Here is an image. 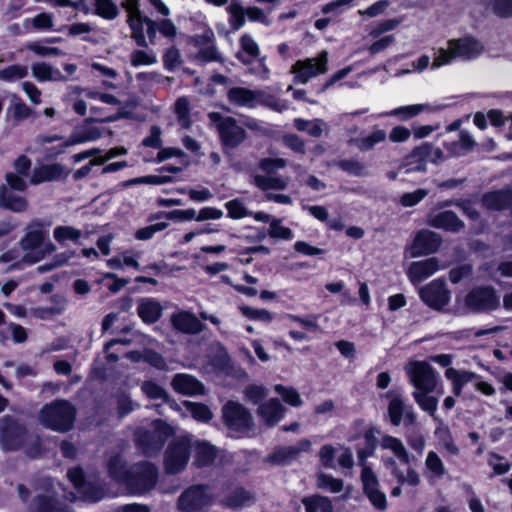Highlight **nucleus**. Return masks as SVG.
I'll return each instance as SVG.
<instances>
[{
    "mask_svg": "<svg viewBox=\"0 0 512 512\" xmlns=\"http://www.w3.org/2000/svg\"><path fill=\"white\" fill-rule=\"evenodd\" d=\"M154 424H155V428H154L153 433L146 431V430H139V431H137V433L135 435V440H136L138 447L145 454H150L153 450L154 444H156V442H157V435H156V430H157V425H158L157 421H155Z\"/></svg>",
    "mask_w": 512,
    "mask_h": 512,
    "instance_id": "obj_43",
    "label": "nucleus"
},
{
    "mask_svg": "<svg viewBox=\"0 0 512 512\" xmlns=\"http://www.w3.org/2000/svg\"><path fill=\"white\" fill-rule=\"evenodd\" d=\"M255 185L261 190H284L288 187L289 178L282 176H262L256 175L254 177Z\"/></svg>",
    "mask_w": 512,
    "mask_h": 512,
    "instance_id": "obj_38",
    "label": "nucleus"
},
{
    "mask_svg": "<svg viewBox=\"0 0 512 512\" xmlns=\"http://www.w3.org/2000/svg\"><path fill=\"white\" fill-rule=\"evenodd\" d=\"M230 14V24L233 29L238 30L245 24L246 12L245 8L236 0H233L227 7Z\"/></svg>",
    "mask_w": 512,
    "mask_h": 512,
    "instance_id": "obj_46",
    "label": "nucleus"
},
{
    "mask_svg": "<svg viewBox=\"0 0 512 512\" xmlns=\"http://www.w3.org/2000/svg\"><path fill=\"white\" fill-rule=\"evenodd\" d=\"M85 501L96 502L104 497V490L95 484L87 483L78 492Z\"/></svg>",
    "mask_w": 512,
    "mask_h": 512,
    "instance_id": "obj_56",
    "label": "nucleus"
},
{
    "mask_svg": "<svg viewBox=\"0 0 512 512\" xmlns=\"http://www.w3.org/2000/svg\"><path fill=\"white\" fill-rule=\"evenodd\" d=\"M138 313L144 322L154 323L160 316V306L156 301L142 299L138 305Z\"/></svg>",
    "mask_w": 512,
    "mask_h": 512,
    "instance_id": "obj_39",
    "label": "nucleus"
},
{
    "mask_svg": "<svg viewBox=\"0 0 512 512\" xmlns=\"http://www.w3.org/2000/svg\"><path fill=\"white\" fill-rule=\"evenodd\" d=\"M31 74L38 82H66L68 77L47 62H35L31 65Z\"/></svg>",
    "mask_w": 512,
    "mask_h": 512,
    "instance_id": "obj_21",
    "label": "nucleus"
},
{
    "mask_svg": "<svg viewBox=\"0 0 512 512\" xmlns=\"http://www.w3.org/2000/svg\"><path fill=\"white\" fill-rule=\"evenodd\" d=\"M488 464L496 475L505 474L510 470V463L497 454L492 453L488 456Z\"/></svg>",
    "mask_w": 512,
    "mask_h": 512,
    "instance_id": "obj_61",
    "label": "nucleus"
},
{
    "mask_svg": "<svg viewBox=\"0 0 512 512\" xmlns=\"http://www.w3.org/2000/svg\"><path fill=\"white\" fill-rule=\"evenodd\" d=\"M359 459L362 465L360 479L363 493L375 509L384 511L387 508V497L380 488L379 479L373 469L365 464L363 452L359 453Z\"/></svg>",
    "mask_w": 512,
    "mask_h": 512,
    "instance_id": "obj_8",
    "label": "nucleus"
},
{
    "mask_svg": "<svg viewBox=\"0 0 512 512\" xmlns=\"http://www.w3.org/2000/svg\"><path fill=\"white\" fill-rule=\"evenodd\" d=\"M419 295L421 300L429 307L439 310L445 307L450 300V292L443 281L436 279L423 286Z\"/></svg>",
    "mask_w": 512,
    "mask_h": 512,
    "instance_id": "obj_15",
    "label": "nucleus"
},
{
    "mask_svg": "<svg viewBox=\"0 0 512 512\" xmlns=\"http://www.w3.org/2000/svg\"><path fill=\"white\" fill-rule=\"evenodd\" d=\"M355 0H334L323 6L322 12L325 14L332 13L334 15H340L350 9Z\"/></svg>",
    "mask_w": 512,
    "mask_h": 512,
    "instance_id": "obj_57",
    "label": "nucleus"
},
{
    "mask_svg": "<svg viewBox=\"0 0 512 512\" xmlns=\"http://www.w3.org/2000/svg\"><path fill=\"white\" fill-rule=\"evenodd\" d=\"M425 467L430 477L440 479L445 475L446 469L439 455L429 451L425 459Z\"/></svg>",
    "mask_w": 512,
    "mask_h": 512,
    "instance_id": "obj_41",
    "label": "nucleus"
},
{
    "mask_svg": "<svg viewBox=\"0 0 512 512\" xmlns=\"http://www.w3.org/2000/svg\"><path fill=\"white\" fill-rule=\"evenodd\" d=\"M0 206L13 212H23L27 208L24 197L15 195L7 186L0 187Z\"/></svg>",
    "mask_w": 512,
    "mask_h": 512,
    "instance_id": "obj_32",
    "label": "nucleus"
},
{
    "mask_svg": "<svg viewBox=\"0 0 512 512\" xmlns=\"http://www.w3.org/2000/svg\"><path fill=\"white\" fill-rule=\"evenodd\" d=\"M306 512H334L332 501L319 494L303 497L301 500Z\"/></svg>",
    "mask_w": 512,
    "mask_h": 512,
    "instance_id": "obj_34",
    "label": "nucleus"
},
{
    "mask_svg": "<svg viewBox=\"0 0 512 512\" xmlns=\"http://www.w3.org/2000/svg\"><path fill=\"white\" fill-rule=\"evenodd\" d=\"M101 137V132L97 127H86L70 135V137L59 145L58 149L50 152V156H56L63 153L68 147L97 140Z\"/></svg>",
    "mask_w": 512,
    "mask_h": 512,
    "instance_id": "obj_19",
    "label": "nucleus"
},
{
    "mask_svg": "<svg viewBox=\"0 0 512 512\" xmlns=\"http://www.w3.org/2000/svg\"><path fill=\"white\" fill-rule=\"evenodd\" d=\"M172 157L177 158L178 165H172L169 163H165L162 165V183L171 180V177L165 175L164 172L177 173L181 171L184 166L187 165L186 157L181 150L174 148H162V162Z\"/></svg>",
    "mask_w": 512,
    "mask_h": 512,
    "instance_id": "obj_28",
    "label": "nucleus"
},
{
    "mask_svg": "<svg viewBox=\"0 0 512 512\" xmlns=\"http://www.w3.org/2000/svg\"><path fill=\"white\" fill-rule=\"evenodd\" d=\"M44 240L43 225L38 221L31 222L19 243L23 250L22 260L25 264H34L56 250V246L52 242L44 243Z\"/></svg>",
    "mask_w": 512,
    "mask_h": 512,
    "instance_id": "obj_3",
    "label": "nucleus"
},
{
    "mask_svg": "<svg viewBox=\"0 0 512 512\" xmlns=\"http://www.w3.org/2000/svg\"><path fill=\"white\" fill-rule=\"evenodd\" d=\"M244 394L249 401L256 404L267 396V389L262 385H249Z\"/></svg>",
    "mask_w": 512,
    "mask_h": 512,
    "instance_id": "obj_63",
    "label": "nucleus"
},
{
    "mask_svg": "<svg viewBox=\"0 0 512 512\" xmlns=\"http://www.w3.org/2000/svg\"><path fill=\"white\" fill-rule=\"evenodd\" d=\"M75 419V407L69 401L60 399L46 404L38 414L40 424L57 432L71 430Z\"/></svg>",
    "mask_w": 512,
    "mask_h": 512,
    "instance_id": "obj_2",
    "label": "nucleus"
},
{
    "mask_svg": "<svg viewBox=\"0 0 512 512\" xmlns=\"http://www.w3.org/2000/svg\"><path fill=\"white\" fill-rule=\"evenodd\" d=\"M285 413V408L276 399H270L262 403L257 410L260 419L268 426L278 423Z\"/></svg>",
    "mask_w": 512,
    "mask_h": 512,
    "instance_id": "obj_23",
    "label": "nucleus"
},
{
    "mask_svg": "<svg viewBox=\"0 0 512 512\" xmlns=\"http://www.w3.org/2000/svg\"><path fill=\"white\" fill-rule=\"evenodd\" d=\"M445 377L452 383V391L456 396L462 394L464 386L469 382H474L478 379V374L467 371L458 370L453 367H448L445 371Z\"/></svg>",
    "mask_w": 512,
    "mask_h": 512,
    "instance_id": "obj_26",
    "label": "nucleus"
},
{
    "mask_svg": "<svg viewBox=\"0 0 512 512\" xmlns=\"http://www.w3.org/2000/svg\"><path fill=\"white\" fill-rule=\"evenodd\" d=\"M483 46L474 38L449 40L447 48L434 50L432 68L438 69L450 64L454 59H472L479 56Z\"/></svg>",
    "mask_w": 512,
    "mask_h": 512,
    "instance_id": "obj_4",
    "label": "nucleus"
},
{
    "mask_svg": "<svg viewBox=\"0 0 512 512\" xmlns=\"http://www.w3.org/2000/svg\"><path fill=\"white\" fill-rule=\"evenodd\" d=\"M28 75V67L21 64L7 66L0 70V80L12 82L25 78Z\"/></svg>",
    "mask_w": 512,
    "mask_h": 512,
    "instance_id": "obj_45",
    "label": "nucleus"
},
{
    "mask_svg": "<svg viewBox=\"0 0 512 512\" xmlns=\"http://www.w3.org/2000/svg\"><path fill=\"white\" fill-rule=\"evenodd\" d=\"M404 370L415 391H434L438 377L434 369L424 361H409L405 364Z\"/></svg>",
    "mask_w": 512,
    "mask_h": 512,
    "instance_id": "obj_10",
    "label": "nucleus"
},
{
    "mask_svg": "<svg viewBox=\"0 0 512 512\" xmlns=\"http://www.w3.org/2000/svg\"><path fill=\"white\" fill-rule=\"evenodd\" d=\"M388 403V415L393 426H399L404 418L407 424H413L416 416L411 407H405L403 399L399 391L390 390L383 395Z\"/></svg>",
    "mask_w": 512,
    "mask_h": 512,
    "instance_id": "obj_14",
    "label": "nucleus"
},
{
    "mask_svg": "<svg viewBox=\"0 0 512 512\" xmlns=\"http://www.w3.org/2000/svg\"><path fill=\"white\" fill-rule=\"evenodd\" d=\"M53 236L54 239L60 244H64L67 241L79 243V240L82 236V232L81 230L76 229L72 226L61 225L54 228Z\"/></svg>",
    "mask_w": 512,
    "mask_h": 512,
    "instance_id": "obj_42",
    "label": "nucleus"
},
{
    "mask_svg": "<svg viewBox=\"0 0 512 512\" xmlns=\"http://www.w3.org/2000/svg\"><path fill=\"white\" fill-rule=\"evenodd\" d=\"M95 12L104 19H114L118 15V8L112 0H95Z\"/></svg>",
    "mask_w": 512,
    "mask_h": 512,
    "instance_id": "obj_51",
    "label": "nucleus"
},
{
    "mask_svg": "<svg viewBox=\"0 0 512 512\" xmlns=\"http://www.w3.org/2000/svg\"><path fill=\"white\" fill-rule=\"evenodd\" d=\"M121 464L118 457H112L108 462L110 476L117 482L125 484L134 493L150 491L156 484L157 468L149 462H140L130 468V472L118 473L115 469Z\"/></svg>",
    "mask_w": 512,
    "mask_h": 512,
    "instance_id": "obj_1",
    "label": "nucleus"
},
{
    "mask_svg": "<svg viewBox=\"0 0 512 512\" xmlns=\"http://www.w3.org/2000/svg\"><path fill=\"white\" fill-rule=\"evenodd\" d=\"M194 451V463L198 467L211 465L218 455L216 446L204 440H197L191 444Z\"/></svg>",
    "mask_w": 512,
    "mask_h": 512,
    "instance_id": "obj_24",
    "label": "nucleus"
},
{
    "mask_svg": "<svg viewBox=\"0 0 512 512\" xmlns=\"http://www.w3.org/2000/svg\"><path fill=\"white\" fill-rule=\"evenodd\" d=\"M429 108L428 104H413L401 106L385 113L387 116H396L401 120H409Z\"/></svg>",
    "mask_w": 512,
    "mask_h": 512,
    "instance_id": "obj_44",
    "label": "nucleus"
},
{
    "mask_svg": "<svg viewBox=\"0 0 512 512\" xmlns=\"http://www.w3.org/2000/svg\"><path fill=\"white\" fill-rule=\"evenodd\" d=\"M184 404H185L187 410L193 416V418L198 421L207 422L213 416L210 409L204 404L194 403V402H189V401H186Z\"/></svg>",
    "mask_w": 512,
    "mask_h": 512,
    "instance_id": "obj_53",
    "label": "nucleus"
},
{
    "mask_svg": "<svg viewBox=\"0 0 512 512\" xmlns=\"http://www.w3.org/2000/svg\"><path fill=\"white\" fill-rule=\"evenodd\" d=\"M172 386L175 391L195 396L204 394V386L195 377L189 374H177L172 380Z\"/></svg>",
    "mask_w": 512,
    "mask_h": 512,
    "instance_id": "obj_22",
    "label": "nucleus"
},
{
    "mask_svg": "<svg viewBox=\"0 0 512 512\" xmlns=\"http://www.w3.org/2000/svg\"><path fill=\"white\" fill-rule=\"evenodd\" d=\"M173 326L184 333H198L202 331V323L192 314L180 312L171 318Z\"/></svg>",
    "mask_w": 512,
    "mask_h": 512,
    "instance_id": "obj_30",
    "label": "nucleus"
},
{
    "mask_svg": "<svg viewBox=\"0 0 512 512\" xmlns=\"http://www.w3.org/2000/svg\"><path fill=\"white\" fill-rule=\"evenodd\" d=\"M287 166L284 158H264L259 162V168L266 173H273Z\"/></svg>",
    "mask_w": 512,
    "mask_h": 512,
    "instance_id": "obj_60",
    "label": "nucleus"
},
{
    "mask_svg": "<svg viewBox=\"0 0 512 512\" xmlns=\"http://www.w3.org/2000/svg\"><path fill=\"white\" fill-rule=\"evenodd\" d=\"M274 390L279 394L283 401L293 407H299L302 405V399L297 390L291 386H283L277 384L274 386Z\"/></svg>",
    "mask_w": 512,
    "mask_h": 512,
    "instance_id": "obj_47",
    "label": "nucleus"
},
{
    "mask_svg": "<svg viewBox=\"0 0 512 512\" xmlns=\"http://www.w3.org/2000/svg\"><path fill=\"white\" fill-rule=\"evenodd\" d=\"M174 112L177 115L179 125L185 129L189 128L191 125L190 107L186 98H179L175 102Z\"/></svg>",
    "mask_w": 512,
    "mask_h": 512,
    "instance_id": "obj_49",
    "label": "nucleus"
},
{
    "mask_svg": "<svg viewBox=\"0 0 512 512\" xmlns=\"http://www.w3.org/2000/svg\"><path fill=\"white\" fill-rule=\"evenodd\" d=\"M31 509L33 512H68V506L59 503L50 493L37 496Z\"/></svg>",
    "mask_w": 512,
    "mask_h": 512,
    "instance_id": "obj_31",
    "label": "nucleus"
},
{
    "mask_svg": "<svg viewBox=\"0 0 512 512\" xmlns=\"http://www.w3.org/2000/svg\"><path fill=\"white\" fill-rule=\"evenodd\" d=\"M328 53L321 51L316 57L296 61L291 67L295 82L305 84L310 79L325 74L328 70Z\"/></svg>",
    "mask_w": 512,
    "mask_h": 512,
    "instance_id": "obj_9",
    "label": "nucleus"
},
{
    "mask_svg": "<svg viewBox=\"0 0 512 512\" xmlns=\"http://www.w3.org/2000/svg\"><path fill=\"white\" fill-rule=\"evenodd\" d=\"M190 42L198 49L196 59L201 62L222 61V56L215 45V34L207 28L202 34L191 37Z\"/></svg>",
    "mask_w": 512,
    "mask_h": 512,
    "instance_id": "obj_13",
    "label": "nucleus"
},
{
    "mask_svg": "<svg viewBox=\"0 0 512 512\" xmlns=\"http://www.w3.org/2000/svg\"><path fill=\"white\" fill-rule=\"evenodd\" d=\"M227 98L230 103L238 107L255 108L264 105L276 112L288 109V103L275 98L265 90H251L244 87H233L228 90Z\"/></svg>",
    "mask_w": 512,
    "mask_h": 512,
    "instance_id": "obj_5",
    "label": "nucleus"
},
{
    "mask_svg": "<svg viewBox=\"0 0 512 512\" xmlns=\"http://www.w3.org/2000/svg\"><path fill=\"white\" fill-rule=\"evenodd\" d=\"M338 166L345 172L353 176H363L366 174V168L363 163L355 159H345L338 163Z\"/></svg>",
    "mask_w": 512,
    "mask_h": 512,
    "instance_id": "obj_58",
    "label": "nucleus"
},
{
    "mask_svg": "<svg viewBox=\"0 0 512 512\" xmlns=\"http://www.w3.org/2000/svg\"><path fill=\"white\" fill-rule=\"evenodd\" d=\"M428 224L438 229L457 232L463 228V222L452 211H442L428 218Z\"/></svg>",
    "mask_w": 512,
    "mask_h": 512,
    "instance_id": "obj_25",
    "label": "nucleus"
},
{
    "mask_svg": "<svg viewBox=\"0 0 512 512\" xmlns=\"http://www.w3.org/2000/svg\"><path fill=\"white\" fill-rule=\"evenodd\" d=\"M441 245V238L435 232L423 229L419 231L410 246L411 257L428 255L436 252Z\"/></svg>",
    "mask_w": 512,
    "mask_h": 512,
    "instance_id": "obj_17",
    "label": "nucleus"
},
{
    "mask_svg": "<svg viewBox=\"0 0 512 512\" xmlns=\"http://www.w3.org/2000/svg\"><path fill=\"white\" fill-rule=\"evenodd\" d=\"M491 8L498 16H512V0H493Z\"/></svg>",
    "mask_w": 512,
    "mask_h": 512,
    "instance_id": "obj_64",
    "label": "nucleus"
},
{
    "mask_svg": "<svg viewBox=\"0 0 512 512\" xmlns=\"http://www.w3.org/2000/svg\"><path fill=\"white\" fill-rule=\"evenodd\" d=\"M438 438L439 446L449 454H456L458 452L457 446L454 444L449 430L446 427H439L435 431Z\"/></svg>",
    "mask_w": 512,
    "mask_h": 512,
    "instance_id": "obj_52",
    "label": "nucleus"
},
{
    "mask_svg": "<svg viewBox=\"0 0 512 512\" xmlns=\"http://www.w3.org/2000/svg\"><path fill=\"white\" fill-rule=\"evenodd\" d=\"M387 134L383 129H375L370 134L358 137L353 140L354 145L360 151H369L377 144L386 140Z\"/></svg>",
    "mask_w": 512,
    "mask_h": 512,
    "instance_id": "obj_35",
    "label": "nucleus"
},
{
    "mask_svg": "<svg viewBox=\"0 0 512 512\" xmlns=\"http://www.w3.org/2000/svg\"><path fill=\"white\" fill-rule=\"evenodd\" d=\"M466 305L474 311L494 310L499 306V298L493 288H477L466 296Z\"/></svg>",
    "mask_w": 512,
    "mask_h": 512,
    "instance_id": "obj_16",
    "label": "nucleus"
},
{
    "mask_svg": "<svg viewBox=\"0 0 512 512\" xmlns=\"http://www.w3.org/2000/svg\"><path fill=\"white\" fill-rule=\"evenodd\" d=\"M211 500L212 497L205 486L194 485L180 496L179 507L183 512H202L210 505Z\"/></svg>",
    "mask_w": 512,
    "mask_h": 512,
    "instance_id": "obj_12",
    "label": "nucleus"
},
{
    "mask_svg": "<svg viewBox=\"0 0 512 512\" xmlns=\"http://www.w3.org/2000/svg\"><path fill=\"white\" fill-rule=\"evenodd\" d=\"M64 168L60 164L42 165L34 168L30 177V183L37 185L43 182L58 180L62 177Z\"/></svg>",
    "mask_w": 512,
    "mask_h": 512,
    "instance_id": "obj_27",
    "label": "nucleus"
},
{
    "mask_svg": "<svg viewBox=\"0 0 512 512\" xmlns=\"http://www.w3.org/2000/svg\"><path fill=\"white\" fill-rule=\"evenodd\" d=\"M282 143L295 153L305 154V142L296 134H285Z\"/></svg>",
    "mask_w": 512,
    "mask_h": 512,
    "instance_id": "obj_59",
    "label": "nucleus"
},
{
    "mask_svg": "<svg viewBox=\"0 0 512 512\" xmlns=\"http://www.w3.org/2000/svg\"><path fill=\"white\" fill-rule=\"evenodd\" d=\"M512 194L510 191H497L488 193L483 197V205L488 209L499 210L510 205Z\"/></svg>",
    "mask_w": 512,
    "mask_h": 512,
    "instance_id": "obj_37",
    "label": "nucleus"
},
{
    "mask_svg": "<svg viewBox=\"0 0 512 512\" xmlns=\"http://www.w3.org/2000/svg\"><path fill=\"white\" fill-rule=\"evenodd\" d=\"M26 437L27 432L25 428L12 422L3 428L1 433V442L6 450H14L22 446L23 440L26 439Z\"/></svg>",
    "mask_w": 512,
    "mask_h": 512,
    "instance_id": "obj_20",
    "label": "nucleus"
},
{
    "mask_svg": "<svg viewBox=\"0 0 512 512\" xmlns=\"http://www.w3.org/2000/svg\"><path fill=\"white\" fill-rule=\"evenodd\" d=\"M190 447L191 439L186 435H180L168 441L163 459L166 473L175 474L185 469L189 460Z\"/></svg>",
    "mask_w": 512,
    "mask_h": 512,
    "instance_id": "obj_7",
    "label": "nucleus"
},
{
    "mask_svg": "<svg viewBox=\"0 0 512 512\" xmlns=\"http://www.w3.org/2000/svg\"><path fill=\"white\" fill-rule=\"evenodd\" d=\"M208 118L215 125L225 150L235 149L246 139L244 128L238 124L235 118L222 116L218 112H210Z\"/></svg>",
    "mask_w": 512,
    "mask_h": 512,
    "instance_id": "obj_6",
    "label": "nucleus"
},
{
    "mask_svg": "<svg viewBox=\"0 0 512 512\" xmlns=\"http://www.w3.org/2000/svg\"><path fill=\"white\" fill-rule=\"evenodd\" d=\"M225 208L228 211V217L232 219H242L251 215V212L248 211L244 203L239 199H233L226 202Z\"/></svg>",
    "mask_w": 512,
    "mask_h": 512,
    "instance_id": "obj_54",
    "label": "nucleus"
},
{
    "mask_svg": "<svg viewBox=\"0 0 512 512\" xmlns=\"http://www.w3.org/2000/svg\"><path fill=\"white\" fill-rule=\"evenodd\" d=\"M317 487L331 493H339L343 490V481L331 475L321 473L317 477Z\"/></svg>",
    "mask_w": 512,
    "mask_h": 512,
    "instance_id": "obj_48",
    "label": "nucleus"
},
{
    "mask_svg": "<svg viewBox=\"0 0 512 512\" xmlns=\"http://www.w3.org/2000/svg\"><path fill=\"white\" fill-rule=\"evenodd\" d=\"M222 412L224 421L233 436L239 437L251 428L252 417L240 403L230 401L223 407Z\"/></svg>",
    "mask_w": 512,
    "mask_h": 512,
    "instance_id": "obj_11",
    "label": "nucleus"
},
{
    "mask_svg": "<svg viewBox=\"0 0 512 512\" xmlns=\"http://www.w3.org/2000/svg\"><path fill=\"white\" fill-rule=\"evenodd\" d=\"M414 156L425 158L430 162L437 163L438 161L442 160L443 153L439 148H434L428 144H425L415 150Z\"/></svg>",
    "mask_w": 512,
    "mask_h": 512,
    "instance_id": "obj_55",
    "label": "nucleus"
},
{
    "mask_svg": "<svg viewBox=\"0 0 512 512\" xmlns=\"http://www.w3.org/2000/svg\"><path fill=\"white\" fill-rule=\"evenodd\" d=\"M32 27L36 30H48L53 27V15L42 12L31 19Z\"/></svg>",
    "mask_w": 512,
    "mask_h": 512,
    "instance_id": "obj_62",
    "label": "nucleus"
},
{
    "mask_svg": "<svg viewBox=\"0 0 512 512\" xmlns=\"http://www.w3.org/2000/svg\"><path fill=\"white\" fill-rule=\"evenodd\" d=\"M432 391L419 390L412 393L415 402L419 407L435 417V412L438 406V399L434 396L429 395Z\"/></svg>",
    "mask_w": 512,
    "mask_h": 512,
    "instance_id": "obj_40",
    "label": "nucleus"
},
{
    "mask_svg": "<svg viewBox=\"0 0 512 512\" xmlns=\"http://www.w3.org/2000/svg\"><path fill=\"white\" fill-rule=\"evenodd\" d=\"M380 445L383 449L391 451L402 463H410L409 453L404 443L399 438L391 435H383L381 437Z\"/></svg>",
    "mask_w": 512,
    "mask_h": 512,
    "instance_id": "obj_33",
    "label": "nucleus"
},
{
    "mask_svg": "<svg viewBox=\"0 0 512 512\" xmlns=\"http://www.w3.org/2000/svg\"><path fill=\"white\" fill-rule=\"evenodd\" d=\"M58 40L59 38H49L45 41H32L28 42L25 47L37 56H61L64 53L59 48L46 45V43H55Z\"/></svg>",
    "mask_w": 512,
    "mask_h": 512,
    "instance_id": "obj_36",
    "label": "nucleus"
},
{
    "mask_svg": "<svg viewBox=\"0 0 512 512\" xmlns=\"http://www.w3.org/2000/svg\"><path fill=\"white\" fill-rule=\"evenodd\" d=\"M445 267L446 265L441 264L437 258L431 257L413 262L407 271V275L412 283H420Z\"/></svg>",
    "mask_w": 512,
    "mask_h": 512,
    "instance_id": "obj_18",
    "label": "nucleus"
},
{
    "mask_svg": "<svg viewBox=\"0 0 512 512\" xmlns=\"http://www.w3.org/2000/svg\"><path fill=\"white\" fill-rule=\"evenodd\" d=\"M268 234L272 238L282 240H292L294 238L292 230L289 227L284 226L282 224V220L278 218H272Z\"/></svg>",
    "mask_w": 512,
    "mask_h": 512,
    "instance_id": "obj_50",
    "label": "nucleus"
},
{
    "mask_svg": "<svg viewBox=\"0 0 512 512\" xmlns=\"http://www.w3.org/2000/svg\"><path fill=\"white\" fill-rule=\"evenodd\" d=\"M385 465L391 470V474L396 478L400 485H409L413 487L419 485L420 476L415 469L408 467L406 472H404L392 458L386 459Z\"/></svg>",
    "mask_w": 512,
    "mask_h": 512,
    "instance_id": "obj_29",
    "label": "nucleus"
}]
</instances>
